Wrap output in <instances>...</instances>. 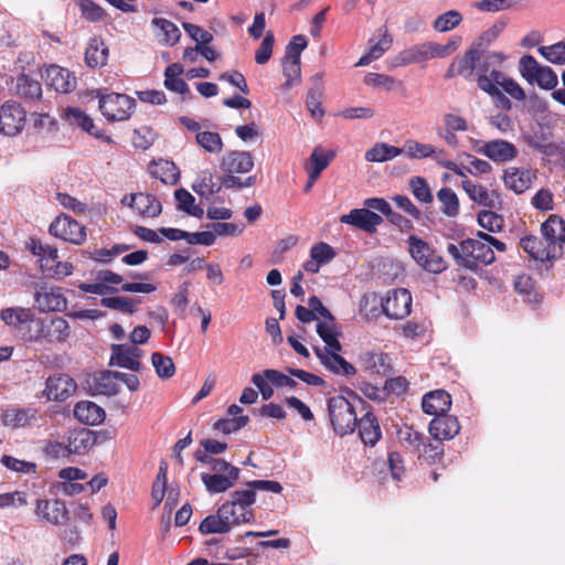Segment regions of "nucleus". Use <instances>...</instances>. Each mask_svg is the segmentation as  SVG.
Returning a JSON list of instances; mask_svg holds the SVG:
<instances>
[{"instance_id":"nucleus-42","label":"nucleus","mask_w":565,"mask_h":565,"mask_svg":"<svg viewBox=\"0 0 565 565\" xmlns=\"http://www.w3.org/2000/svg\"><path fill=\"white\" fill-rule=\"evenodd\" d=\"M541 231L545 237L554 241V244L559 246V250L562 249V244H565V220L558 215H551L542 223Z\"/></svg>"},{"instance_id":"nucleus-34","label":"nucleus","mask_w":565,"mask_h":565,"mask_svg":"<svg viewBox=\"0 0 565 565\" xmlns=\"http://www.w3.org/2000/svg\"><path fill=\"white\" fill-rule=\"evenodd\" d=\"M74 416L86 425H98L105 419V411L90 401H82L74 408Z\"/></svg>"},{"instance_id":"nucleus-26","label":"nucleus","mask_w":565,"mask_h":565,"mask_svg":"<svg viewBox=\"0 0 565 565\" xmlns=\"http://www.w3.org/2000/svg\"><path fill=\"white\" fill-rule=\"evenodd\" d=\"M66 444L71 455H84L96 444V436L88 428L75 429L70 431Z\"/></svg>"},{"instance_id":"nucleus-14","label":"nucleus","mask_w":565,"mask_h":565,"mask_svg":"<svg viewBox=\"0 0 565 565\" xmlns=\"http://www.w3.org/2000/svg\"><path fill=\"white\" fill-rule=\"evenodd\" d=\"M340 222L355 226L366 233H374L376 227L382 224L383 218L369 209H353L348 214L340 217Z\"/></svg>"},{"instance_id":"nucleus-46","label":"nucleus","mask_w":565,"mask_h":565,"mask_svg":"<svg viewBox=\"0 0 565 565\" xmlns=\"http://www.w3.org/2000/svg\"><path fill=\"white\" fill-rule=\"evenodd\" d=\"M334 157L335 152L333 150L326 151L322 147L318 146L312 150L306 170L320 175L321 172L328 168Z\"/></svg>"},{"instance_id":"nucleus-56","label":"nucleus","mask_w":565,"mask_h":565,"mask_svg":"<svg viewBox=\"0 0 565 565\" xmlns=\"http://www.w3.org/2000/svg\"><path fill=\"white\" fill-rule=\"evenodd\" d=\"M323 97L322 85H313L307 94L306 105L311 116L316 119H321L324 115V110L321 107V100Z\"/></svg>"},{"instance_id":"nucleus-38","label":"nucleus","mask_w":565,"mask_h":565,"mask_svg":"<svg viewBox=\"0 0 565 565\" xmlns=\"http://www.w3.org/2000/svg\"><path fill=\"white\" fill-rule=\"evenodd\" d=\"M152 26L157 29L156 36L164 45L173 46L180 40L181 32L179 28L170 20L154 18L151 21Z\"/></svg>"},{"instance_id":"nucleus-3","label":"nucleus","mask_w":565,"mask_h":565,"mask_svg":"<svg viewBox=\"0 0 565 565\" xmlns=\"http://www.w3.org/2000/svg\"><path fill=\"white\" fill-rule=\"evenodd\" d=\"M370 300H372V302L375 305L372 309V316L376 315L375 311L377 305H381L384 315L390 319H403L411 313L412 295L407 289L404 288L388 291L384 301H377L375 295L364 296L360 303L361 310L367 306Z\"/></svg>"},{"instance_id":"nucleus-1","label":"nucleus","mask_w":565,"mask_h":565,"mask_svg":"<svg viewBox=\"0 0 565 565\" xmlns=\"http://www.w3.org/2000/svg\"><path fill=\"white\" fill-rule=\"evenodd\" d=\"M493 248L505 250V244L490 234L478 233V238L462 241L459 245L448 244L447 252L458 265L475 269L479 264L490 265L495 256Z\"/></svg>"},{"instance_id":"nucleus-44","label":"nucleus","mask_w":565,"mask_h":565,"mask_svg":"<svg viewBox=\"0 0 565 565\" xmlns=\"http://www.w3.org/2000/svg\"><path fill=\"white\" fill-rule=\"evenodd\" d=\"M361 362L366 370L375 374H386L391 369L388 355L383 352H364Z\"/></svg>"},{"instance_id":"nucleus-32","label":"nucleus","mask_w":565,"mask_h":565,"mask_svg":"<svg viewBox=\"0 0 565 565\" xmlns=\"http://www.w3.org/2000/svg\"><path fill=\"white\" fill-rule=\"evenodd\" d=\"M359 435L366 446H374L381 438L382 431L377 418L373 413L366 412L359 420Z\"/></svg>"},{"instance_id":"nucleus-8","label":"nucleus","mask_w":565,"mask_h":565,"mask_svg":"<svg viewBox=\"0 0 565 565\" xmlns=\"http://www.w3.org/2000/svg\"><path fill=\"white\" fill-rule=\"evenodd\" d=\"M34 306L42 312L63 311L67 299L61 287L41 282L35 286Z\"/></svg>"},{"instance_id":"nucleus-60","label":"nucleus","mask_w":565,"mask_h":565,"mask_svg":"<svg viewBox=\"0 0 565 565\" xmlns=\"http://www.w3.org/2000/svg\"><path fill=\"white\" fill-rule=\"evenodd\" d=\"M151 361L159 377L170 379L174 375L175 366L170 356L163 355L160 352H154L152 353Z\"/></svg>"},{"instance_id":"nucleus-39","label":"nucleus","mask_w":565,"mask_h":565,"mask_svg":"<svg viewBox=\"0 0 565 565\" xmlns=\"http://www.w3.org/2000/svg\"><path fill=\"white\" fill-rule=\"evenodd\" d=\"M392 42V36L387 33V30H384L379 41H376L375 43H373L372 39L369 41L370 47L367 52L359 58L354 66H366L372 61L379 60L391 47Z\"/></svg>"},{"instance_id":"nucleus-43","label":"nucleus","mask_w":565,"mask_h":565,"mask_svg":"<svg viewBox=\"0 0 565 565\" xmlns=\"http://www.w3.org/2000/svg\"><path fill=\"white\" fill-rule=\"evenodd\" d=\"M183 72V66L179 63L169 65L164 71V86L180 95L189 93V85L180 77Z\"/></svg>"},{"instance_id":"nucleus-59","label":"nucleus","mask_w":565,"mask_h":565,"mask_svg":"<svg viewBox=\"0 0 565 565\" xmlns=\"http://www.w3.org/2000/svg\"><path fill=\"white\" fill-rule=\"evenodd\" d=\"M96 390L100 394L108 396L116 395L119 392V384L117 383L116 372L106 371L96 377Z\"/></svg>"},{"instance_id":"nucleus-5","label":"nucleus","mask_w":565,"mask_h":565,"mask_svg":"<svg viewBox=\"0 0 565 565\" xmlns=\"http://www.w3.org/2000/svg\"><path fill=\"white\" fill-rule=\"evenodd\" d=\"M407 243L412 258L423 269L433 274H439L447 268V263L443 256L430 247L424 239L415 235H411Z\"/></svg>"},{"instance_id":"nucleus-15","label":"nucleus","mask_w":565,"mask_h":565,"mask_svg":"<svg viewBox=\"0 0 565 565\" xmlns=\"http://www.w3.org/2000/svg\"><path fill=\"white\" fill-rule=\"evenodd\" d=\"M76 391L75 381L67 374H55L46 380L44 394L50 401H65Z\"/></svg>"},{"instance_id":"nucleus-53","label":"nucleus","mask_w":565,"mask_h":565,"mask_svg":"<svg viewBox=\"0 0 565 565\" xmlns=\"http://www.w3.org/2000/svg\"><path fill=\"white\" fill-rule=\"evenodd\" d=\"M364 84L374 88H383L391 92L402 87V82L393 76L381 73H367L364 76Z\"/></svg>"},{"instance_id":"nucleus-2","label":"nucleus","mask_w":565,"mask_h":565,"mask_svg":"<svg viewBox=\"0 0 565 565\" xmlns=\"http://www.w3.org/2000/svg\"><path fill=\"white\" fill-rule=\"evenodd\" d=\"M356 405H364V402L351 393V399L335 395L328 399V412L333 430L339 436L352 434L358 425Z\"/></svg>"},{"instance_id":"nucleus-27","label":"nucleus","mask_w":565,"mask_h":565,"mask_svg":"<svg viewBox=\"0 0 565 565\" xmlns=\"http://www.w3.org/2000/svg\"><path fill=\"white\" fill-rule=\"evenodd\" d=\"M459 430L460 426L457 418L447 414L435 417L429 424L430 435L441 441L454 438Z\"/></svg>"},{"instance_id":"nucleus-52","label":"nucleus","mask_w":565,"mask_h":565,"mask_svg":"<svg viewBox=\"0 0 565 565\" xmlns=\"http://www.w3.org/2000/svg\"><path fill=\"white\" fill-rule=\"evenodd\" d=\"M397 438L404 447L414 451H420L425 441V436L415 430L412 426H404L403 428H399L397 431Z\"/></svg>"},{"instance_id":"nucleus-17","label":"nucleus","mask_w":565,"mask_h":565,"mask_svg":"<svg viewBox=\"0 0 565 565\" xmlns=\"http://www.w3.org/2000/svg\"><path fill=\"white\" fill-rule=\"evenodd\" d=\"M42 343H61L65 342L70 334L71 329L68 322L61 317L42 318Z\"/></svg>"},{"instance_id":"nucleus-51","label":"nucleus","mask_w":565,"mask_h":565,"mask_svg":"<svg viewBox=\"0 0 565 565\" xmlns=\"http://www.w3.org/2000/svg\"><path fill=\"white\" fill-rule=\"evenodd\" d=\"M481 55L482 50L478 47H471L465 53V55L461 58L455 61L460 75L466 78L472 76L473 72H477V61L481 58Z\"/></svg>"},{"instance_id":"nucleus-22","label":"nucleus","mask_w":565,"mask_h":565,"mask_svg":"<svg viewBox=\"0 0 565 565\" xmlns=\"http://www.w3.org/2000/svg\"><path fill=\"white\" fill-rule=\"evenodd\" d=\"M461 186L468 198L480 206L493 209L500 204L499 195L495 191H490L486 186L465 179Z\"/></svg>"},{"instance_id":"nucleus-37","label":"nucleus","mask_w":565,"mask_h":565,"mask_svg":"<svg viewBox=\"0 0 565 565\" xmlns=\"http://www.w3.org/2000/svg\"><path fill=\"white\" fill-rule=\"evenodd\" d=\"M31 315L32 311L29 308L9 307L0 311V319L7 327L19 330L21 333L24 326L31 320Z\"/></svg>"},{"instance_id":"nucleus-35","label":"nucleus","mask_w":565,"mask_h":565,"mask_svg":"<svg viewBox=\"0 0 565 565\" xmlns=\"http://www.w3.org/2000/svg\"><path fill=\"white\" fill-rule=\"evenodd\" d=\"M151 177L159 179L164 184H175L180 179V172L174 162L160 159L149 166Z\"/></svg>"},{"instance_id":"nucleus-9","label":"nucleus","mask_w":565,"mask_h":565,"mask_svg":"<svg viewBox=\"0 0 565 565\" xmlns=\"http://www.w3.org/2000/svg\"><path fill=\"white\" fill-rule=\"evenodd\" d=\"M50 233L64 242L81 245L86 239V228L72 217L62 214L50 225Z\"/></svg>"},{"instance_id":"nucleus-10","label":"nucleus","mask_w":565,"mask_h":565,"mask_svg":"<svg viewBox=\"0 0 565 565\" xmlns=\"http://www.w3.org/2000/svg\"><path fill=\"white\" fill-rule=\"evenodd\" d=\"M521 248L535 260L545 262L559 256V246L554 241L545 237L525 236L520 241Z\"/></svg>"},{"instance_id":"nucleus-19","label":"nucleus","mask_w":565,"mask_h":565,"mask_svg":"<svg viewBox=\"0 0 565 565\" xmlns=\"http://www.w3.org/2000/svg\"><path fill=\"white\" fill-rule=\"evenodd\" d=\"M529 147L543 153L546 157H554L562 152L563 148L552 141V134L548 129L539 127L533 129L532 134L525 137Z\"/></svg>"},{"instance_id":"nucleus-58","label":"nucleus","mask_w":565,"mask_h":565,"mask_svg":"<svg viewBox=\"0 0 565 565\" xmlns=\"http://www.w3.org/2000/svg\"><path fill=\"white\" fill-rule=\"evenodd\" d=\"M34 417V414L29 409H8L2 415V420L6 426L12 428L24 427Z\"/></svg>"},{"instance_id":"nucleus-36","label":"nucleus","mask_w":565,"mask_h":565,"mask_svg":"<svg viewBox=\"0 0 565 565\" xmlns=\"http://www.w3.org/2000/svg\"><path fill=\"white\" fill-rule=\"evenodd\" d=\"M108 47L100 38H92L85 51V62L92 68L106 65L108 60Z\"/></svg>"},{"instance_id":"nucleus-55","label":"nucleus","mask_w":565,"mask_h":565,"mask_svg":"<svg viewBox=\"0 0 565 565\" xmlns=\"http://www.w3.org/2000/svg\"><path fill=\"white\" fill-rule=\"evenodd\" d=\"M139 300H135L128 297H107L100 300V305L103 307L118 310L124 313H134L137 310V305Z\"/></svg>"},{"instance_id":"nucleus-18","label":"nucleus","mask_w":565,"mask_h":565,"mask_svg":"<svg viewBox=\"0 0 565 565\" xmlns=\"http://www.w3.org/2000/svg\"><path fill=\"white\" fill-rule=\"evenodd\" d=\"M254 168V158L247 151L233 150L223 156L220 169L230 174L247 173Z\"/></svg>"},{"instance_id":"nucleus-33","label":"nucleus","mask_w":565,"mask_h":565,"mask_svg":"<svg viewBox=\"0 0 565 565\" xmlns=\"http://www.w3.org/2000/svg\"><path fill=\"white\" fill-rule=\"evenodd\" d=\"M401 150L411 159L433 158L438 162L445 157L443 149H436L429 143H422L413 139L406 140Z\"/></svg>"},{"instance_id":"nucleus-48","label":"nucleus","mask_w":565,"mask_h":565,"mask_svg":"<svg viewBox=\"0 0 565 565\" xmlns=\"http://www.w3.org/2000/svg\"><path fill=\"white\" fill-rule=\"evenodd\" d=\"M174 198L177 200V209L188 213L191 216L202 218L204 215V210L200 205L194 204V196L185 189H178L174 192Z\"/></svg>"},{"instance_id":"nucleus-11","label":"nucleus","mask_w":565,"mask_h":565,"mask_svg":"<svg viewBox=\"0 0 565 565\" xmlns=\"http://www.w3.org/2000/svg\"><path fill=\"white\" fill-rule=\"evenodd\" d=\"M24 108L13 100L6 102L0 107V131L7 136L18 135L25 125Z\"/></svg>"},{"instance_id":"nucleus-13","label":"nucleus","mask_w":565,"mask_h":565,"mask_svg":"<svg viewBox=\"0 0 565 565\" xmlns=\"http://www.w3.org/2000/svg\"><path fill=\"white\" fill-rule=\"evenodd\" d=\"M35 514L45 522L53 525H61L68 520V510L64 501L55 500H38Z\"/></svg>"},{"instance_id":"nucleus-20","label":"nucleus","mask_w":565,"mask_h":565,"mask_svg":"<svg viewBox=\"0 0 565 565\" xmlns=\"http://www.w3.org/2000/svg\"><path fill=\"white\" fill-rule=\"evenodd\" d=\"M535 178L534 171L524 168L511 167L505 169L503 173L505 188L516 194H522L530 189Z\"/></svg>"},{"instance_id":"nucleus-45","label":"nucleus","mask_w":565,"mask_h":565,"mask_svg":"<svg viewBox=\"0 0 565 565\" xmlns=\"http://www.w3.org/2000/svg\"><path fill=\"white\" fill-rule=\"evenodd\" d=\"M403 150L384 142L375 143L365 152V160L369 162H385L402 154Z\"/></svg>"},{"instance_id":"nucleus-50","label":"nucleus","mask_w":565,"mask_h":565,"mask_svg":"<svg viewBox=\"0 0 565 565\" xmlns=\"http://www.w3.org/2000/svg\"><path fill=\"white\" fill-rule=\"evenodd\" d=\"M437 199L441 204L440 210L446 216L456 217L459 214V199L452 189L441 188L437 192Z\"/></svg>"},{"instance_id":"nucleus-63","label":"nucleus","mask_w":565,"mask_h":565,"mask_svg":"<svg viewBox=\"0 0 565 565\" xmlns=\"http://www.w3.org/2000/svg\"><path fill=\"white\" fill-rule=\"evenodd\" d=\"M478 223L482 228L492 233L499 232L503 227L502 216L490 210L478 213Z\"/></svg>"},{"instance_id":"nucleus-41","label":"nucleus","mask_w":565,"mask_h":565,"mask_svg":"<svg viewBox=\"0 0 565 565\" xmlns=\"http://www.w3.org/2000/svg\"><path fill=\"white\" fill-rule=\"evenodd\" d=\"M192 189L200 196L210 199L221 191L220 178L210 171H202Z\"/></svg>"},{"instance_id":"nucleus-24","label":"nucleus","mask_w":565,"mask_h":565,"mask_svg":"<svg viewBox=\"0 0 565 565\" xmlns=\"http://www.w3.org/2000/svg\"><path fill=\"white\" fill-rule=\"evenodd\" d=\"M49 85L58 93L67 94L75 89L76 77L67 68L52 65L46 70Z\"/></svg>"},{"instance_id":"nucleus-23","label":"nucleus","mask_w":565,"mask_h":565,"mask_svg":"<svg viewBox=\"0 0 565 565\" xmlns=\"http://www.w3.org/2000/svg\"><path fill=\"white\" fill-rule=\"evenodd\" d=\"M230 505H221L215 514L207 515L200 524L202 534H223L231 531L232 525L228 515H232Z\"/></svg>"},{"instance_id":"nucleus-61","label":"nucleus","mask_w":565,"mask_h":565,"mask_svg":"<svg viewBox=\"0 0 565 565\" xmlns=\"http://www.w3.org/2000/svg\"><path fill=\"white\" fill-rule=\"evenodd\" d=\"M481 90L490 95L501 108L505 110H510L512 108L511 100L501 92L492 79L482 78Z\"/></svg>"},{"instance_id":"nucleus-21","label":"nucleus","mask_w":565,"mask_h":565,"mask_svg":"<svg viewBox=\"0 0 565 565\" xmlns=\"http://www.w3.org/2000/svg\"><path fill=\"white\" fill-rule=\"evenodd\" d=\"M124 202L135 207L143 217H157L162 211L160 201L154 195L145 192L130 194L124 199Z\"/></svg>"},{"instance_id":"nucleus-31","label":"nucleus","mask_w":565,"mask_h":565,"mask_svg":"<svg viewBox=\"0 0 565 565\" xmlns=\"http://www.w3.org/2000/svg\"><path fill=\"white\" fill-rule=\"evenodd\" d=\"M11 89L21 98L35 100L42 96L41 83L28 74L19 75L12 84Z\"/></svg>"},{"instance_id":"nucleus-40","label":"nucleus","mask_w":565,"mask_h":565,"mask_svg":"<svg viewBox=\"0 0 565 565\" xmlns=\"http://www.w3.org/2000/svg\"><path fill=\"white\" fill-rule=\"evenodd\" d=\"M64 118L70 125L76 126L96 138L102 137V132L95 127L93 119L81 109L74 107L66 108Z\"/></svg>"},{"instance_id":"nucleus-4","label":"nucleus","mask_w":565,"mask_h":565,"mask_svg":"<svg viewBox=\"0 0 565 565\" xmlns=\"http://www.w3.org/2000/svg\"><path fill=\"white\" fill-rule=\"evenodd\" d=\"M96 96L99 110L110 122L127 120L135 111L136 100L128 95L99 89Z\"/></svg>"},{"instance_id":"nucleus-57","label":"nucleus","mask_w":565,"mask_h":565,"mask_svg":"<svg viewBox=\"0 0 565 565\" xmlns=\"http://www.w3.org/2000/svg\"><path fill=\"white\" fill-rule=\"evenodd\" d=\"M196 142L206 152L218 153L223 149L221 136L214 131H199L195 136Z\"/></svg>"},{"instance_id":"nucleus-54","label":"nucleus","mask_w":565,"mask_h":565,"mask_svg":"<svg viewBox=\"0 0 565 565\" xmlns=\"http://www.w3.org/2000/svg\"><path fill=\"white\" fill-rule=\"evenodd\" d=\"M462 19V14L458 10H448L434 20L433 28L437 32H448L457 28Z\"/></svg>"},{"instance_id":"nucleus-47","label":"nucleus","mask_w":565,"mask_h":565,"mask_svg":"<svg viewBox=\"0 0 565 565\" xmlns=\"http://www.w3.org/2000/svg\"><path fill=\"white\" fill-rule=\"evenodd\" d=\"M28 247L33 255L39 256L40 268L42 271L49 263H54L55 259L58 258L57 249L55 247L45 245L35 238L30 239Z\"/></svg>"},{"instance_id":"nucleus-16","label":"nucleus","mask_w":565,"mask_h":565,"mask_svg":"<svg viewBox=\"0 0 565 565\" xmlns=\"http://www.w3.org/2000/svg\"><path fill=\"white\" fill-rule=\"evenodd\" d=\"M340 351L331 349L319 350V347L315 348L316 355L326 369L338 375H354L356 372L355 367L339 354Z\"/></svg>"},{"instance_id":"nucleus-7","label":"nucleus","mask_w":565,"mask_h":565,"mask_svg":"<svg viewBox=\"0 0 565 565\" xmlns=\"http://www.w3.org/2000/svg\"><path fill=\"white\" fill-rule=\"evenodd\" d=\"M473 149L477 153L482 154L497 163L513 161L519 154V150L515 145L503 139L489 141L475 140Z\"/></svg>"},{"instance_id":"nucleus-30","label":"nucleus","mask_w":565,"mask_h":565,"mask_svg":"<svg viewBox=\"0 0 565 565\" xmlns=\"http://www.w3.org/2000/svg\"><path fill=\"white\" fill-rule=\"evenodd\" d=\"M317 333L324 342L323 348L319 350H342L339 338L342 334L341 327L337 324L334 317L332 320H323L317 323Z\"/></svg>"},{"instance_id":"nucleus-12","label":"nucleus","mask_w":565,"mask_h":565,"mask_svg":"<svg viewBox=\"0 0 565 565\" xmlns=\"http://www.w3.org/2000/svg\"><path fill=\"white\" fill-rule=\"evenodd\" d=\"M142 350L134 344H113L110 364L125 367L131 371H139L141 367L140 358Z\"/></svg>"},{"instance_id":"nucleus-29","label":"nucleus","mask_w":565,"mask_h":565,"mask_svg":"<svg viewBox=\"0 0 565 565\" xmlns=\"http://www.w3.org/2000/svg\"><path fill=\"white\" fill-rule=\"evenodd\" d=\"M507 58L503 52H483L481 58L477 61V83L481 89L482 78L492 79V71H499L498 67Z\"/></svg>"},{"instance_id":"nucleus-6","label":"nucleus","mask_w":565,"mask_h":565,"mask_svg":"<svg viewBox=\"0 0 565 565\" xmlns=\"http://www.w3.org/2000/svg\"><path fill=\"white\" fill-rule=\"evenodd\" d=\"M519 71L527 83H536L546 90L554 89L558 83L556 73L550 66L540 65L532 55H523L520 58Z\"/></svg>"},{"instance_id":"nucleus-49","label":"nucleus","mask_w":565,"mask_h":565,"mask_svg":"<svg viewBox=\"0 0 565 565\" xmlns=\"http://www.w3.org/2000/svg\"><path fill=\"white\" fill-rule=\"evenodd\" d=\"M492 81L515 100L525 99V92L513 78L507 77L500 71H492Z\"/></svg>"},{"instance_id":"nucleus-25","label":"nucleus","mask_w":565,"mask_h":565,"mask_svg":"<svg viewBox=\"0 0 565 565\" xmlns=\"http://www.w3.org/2000/svg\"><path fill=\"white\" fill-rule=\"evenodd\" d=\"M239 469H231L230 473H202L201 480L209 493H222L232 488L238 480Z\"/></svg>"},{"instance_id":"nucleus-62","label":"nucleus","mask_w":565,"mask_h":565,"mask_svg":"<svg viewBox=\"0 0 565 565\" xmlns=\"http://www.w3.org/2000/svg\"><path fill=\"white\" fill-rule=\"evenodd\" d=\"M409 186L414 196L423 203H431L434 200L433 193L427 181L422 177H414L409 180Z\"/></svg>"},{"instance_id":"nucleus-64","label":"nucleus","mask_w":565,"mask_h":565,"mask_svg":"<svg viewBox=\"0 0 565 565\" xmlns=\"http://www.w3.org/2000/svg\"><path fill=\"white\" fill-rule=\"evenodd\" d=\"M540 54L553 64L565 63V42H557L548 46H541Z\"/></svg>"},{"instance_id":"nucleus-28","label":"nucleus","mask_w":565,"mask_h":565,"mask_svg":"<svg viewBox=\"0 0 565 565\" xmlns=\"http://www.w3.org/2000/svg\"><path fill=\"white\" fill-rule=\"evenodd\" d=\"M451 405V397L445 391H435L424 395L422 408L425 414L435 417L445 415Z\"/></svg>"}]
</instances>
